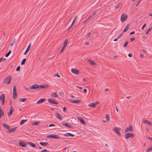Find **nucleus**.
<instances>
[{
	"mask_svg": "<svg viewBox=\"0 0 152 152\" xmlns=\"http://www.w3.org/2000/svg\"><path fill=\"white\" fill-rule=\"evenodd\" d=\"M49 87L48 85H39L38 84H34L29 87V89H36L38 90L44 88H48Z\"/></svg>",
	"mask_w": 152,
	"mask_h": 152,
	"instance_id": "f257e3e1",
	"label": "nucleus"
},
{
	"mask_svg": "<svg viewBox=\"0 0 152 152\" xmlns=\"http://www.w3.org/2000/svg\"><path fill=\"white\" fill-rule=\"evenodd\" d=\"M17 97V92L16 90V87L15 85L13 88V98L14 99H16Z\"/></svg>",
	"mask_w": 152,
	"mask_h": 152,
	"instance_id": "f03ea898",
	"label": "nucleus"
},
{
	"mask_svg": "<svg viewBox=\"0 0 152 152\" xmlns=\"http://www.w3.org/2000/svg\"><path fill=\"white\" fill-rule=\"evenodd\" d=\"M127 15L125 13H122L121 16V20L122 22H123L126 20L127 18Z\"/></svg>",
	"mask_w": 152,
	"mask_h": 152,
	"instance_id": "7ed1b4c3",
	"label": "nucleus"
},
{
	"mask_svg": "<svg viewBox=\"0 0 152 152\" xmlns=\"http://www.w3.org/2000/svg\"><path fill=\"white\" fill-rule=\"evenodd\" d=\"M134 136V135L133 134L128 133H126L125 136V138L126 139H128L130 137H133Z\"/></svg>",
	"mask_w": 152,
	"mask_h": 152,
	"instance_id": "20e7f679",
	"label": "nucleus"
},
{
	"mask_svg": "<svg viewBox=\"0 0 152 152\" xmlns=\"http://www.w3.org/2000/svg\"><path fill=\"white\" fill-rule=\"evenodd\" d=\"M113 130L117 134L118 136H120L121 134L119 132V131L121 130V128L118 127H115L113 129Z\"/></svg>",
	"mask_w": 152,
	"mask_h": 152,
	"instance_id": "39448f33",
	"label": "nucleus"
},
{
	"mask_svg": "<svg viewBox=\"0 0 152 152\" xmlns=\"http://www.w3.org/2000/svg\"><path fill=\"white\" fill-rule=\"evenodd\" d=\"M5 99V96L4 94H1L0 96V101H1L2 105L4 104Z\"/></svg>",
	"mask_w": 152,
	"mask_h": 152,
	"instance_id": "423d86ee",
	"label": "nucleus"
},
{
	"mask_svg": "<svg viewBox=\"0 0 152 152\" xmlns=\"http://www.w3.org/2000/svg\"><path fill=\"white\" fill-rule=\"evenodd\" d=\"M19 144L20 146L26 148V145H27V142H25L23 141H20L19 142Z\"/></svg>",
	"mask_w": 152,
	"mask_h": 152,
	"instance_id": "0eeeda50",
	"label": "nucleus"
},
{
	"mask_svg": "<svg viewBox=\"0 0 152 152\" xmlns=\"http://www.w3.org/2000/svg\"><path fill=\"white\" fill-rule=\"evenodd\" d=\"M48 138H51L54 139H58L60 138V137L58 136V135L56 134H51L48 135L47 136Z\"/></svg>",
	"mask_w": 152,
	"mask_h": 152,
	"instance_id": "6e6552de",
	"label": "nucleus"
},
{
	"mask_svg": "<svg viewBox=\"0 0 152 152\" xmlns=\"http://www.w3.org/2000/svg\"><path fill=\"white\" fill-rule=\"evenodd\" d=\"M48 101L49 102L52 104H58V102L57 101H55L53 99H48Z\"/></svg>",
	"mask_w": 152,
	"mask_h": 152,
	"instance_id": "1a4fd4ad",
	"label": "nucleus"
},
{
	"mask_svg": "<svg viewBox=\"0 0 152 152\" xmlns=\"http://www.w3.org/2000/svg\"><path fill=\"white\" fill-rule=\"evenodd\" d=\"M98 12V11L97 10H96L94 12L91 13V15L88 17V19H89L93 17L94 15L97 13Z\"/></svg>",
	"mask_w": 152,
	"mask_h": 152,
	"instance_id": "9d476101",
	"label": "nucleus"
},
{
	"mask_svg": "<svg viewBox=\"0 0 152 152\" xmlns=\"http://www.w3.org/2000/svg\"><path fill=\"white\" fill-rule=\"evenodd\" d=\"M133 130V129L132 126L131 125H130L129 127H127L125 129V132L126 133L128 131H131Z\"/></svg>",
	"mask_w": 152,
	"mask_h": 152,
	"instance_id": "9b49d317",
	"label": "nucleus"
},
{
	"mask_svg": "<svg viewBox=\"0 0 152 152\" xmlns=\"http://www.w3.org/2000/svg\"><path fill=\"white\" fill-rule=\"evenodd\" d=\"M143 123L147 124L150 126H152V123L144 119L143 121Z\"/></svg>",
	"mask_w": 152,
	"mask_h": 152,
	"instance_id": "f8f14e48",
	"label": "nucleus"
},
{
	"mask_svg": "<svg viewBox=\"0 0 152 152\" xmlns=\"http://www.w3.org/2000/svg\"><path fill=\"white\" fill-rule=\"evenodd\" d=\"M14 110V109L13 108L12 106H11L10 107V112L8 114L9 116H10L11 115Z\"/></svg>",
	"mask_w": 152,
	"mask_h": 152,
	"instance_id": "ddd939ff",
	"label": "nucleus"
},
{
	"mask_svg": "<svg viewBox=\"0 0 152 152\" xmlns=\"http://www.w3.org/2000/svg\"><path fill=\"white\" fill-rule=\"evenodd\" d=\"M69 101L70 102L73 103H79L81 102V101L80 100H72L71 99H69Z\"/></svg>",
	"mask_w": 152,
	"mask_h": 152,
	"instance_id": "4468645a",
	"label": "nucleus"
},
{
	"mask_svg": "<svg viewBox=\"0 0 152 152\" xmlns=\"http://www.w3.org/2000/svg\"><path fill=\"white\" fill-rule=\"evenodd\" d=\"M63 124L64 125L66 126V127H69V128H73V127L72 126L70 125L68 123L63 122Z\"/></svg>",
	"mask_w": 152,
	"mask_h": 152,
	"instance_id": "2eb2a0df",
	"label": "nucleus"
},
{
	"mask_svg": "<svg viewBox=\"0 0 152 152\" xmlns=\"http://www.w3.org/2000/svg\"><path fill=\"white\" fill-rule=\"evenodd\" d=\"M31 43H30L29 44V45H28V47H27V48L26 51L24 52V55H25L27 53H28V51L29 50L30 48L31 47Z\"/></svg>",
	"mask_w": 152,
	"mask_h": 152,
	"instance_id": "dca6fc26",
	"label": "nucleus"
},
{
	"mask_svg": "<svg viewBox=\"0 0 152 152\" xmlns=\"http://www.w3.org/2000/svg\"><path fill=\"white\" fill-rule=\"evenodd\" d=\"M71 71L72 73L75 74H78L79 73L78 71L76 69H72Z\"/></svg>",
	"mask_w": 152,
	"mask_h": 152,
	"instance_id": "f3484780",
	"label": "nucleus"
},
{
	"mask_svg": "<svg viewBox=\"0 0 152 152\" xmlns=\"http://www.w3.org/2000/svg\"><path fill=\"white\" fill-rule=\"evenodd\" d=\"M56 116L59 120H62V119L61 115L58 113L57 112L56 113Z\"/></svg>",
	"mask_w": 152,
	"mask_h": 152,
	"instance_id": "a211bd4d",
	"label": "nucleus"
},
{
	"mask_svg": "<svg viewBox=\"0 0 152 152\" xmlns=\"http://www.w3.org/2000/svg\"><path fill=\"white\" fill-rule=\"evenodd\" d=\"M11 78L12 77L11 76H8L7 77V81L6 83L7 84H9L10 83L11 81Z\"/></svg>",
	"mask_w": 152,
	"mask_h": 152,
	"instance_id": "6ab92c4d",
	"label": "nucleus"
},
{
	"mask_svg": "<svg viewBox=\"0 0 152 152\" xmlns=\"http://www.w3.org/2000/svg\"><path fill=\"white\" fill-rule=\"evenodd\" d=\"M46 99L45 98L41 99L38 101L37 103V104H40L43 103L45 100Z\"/></svg>",
	"mask_w": 152,
	"mask_h": 152,
	"instance_id": "aec40b11",
	"label": "nucleus"
},
{
	"mask_svg": "<svg viewBox=\"0 0 152 152\" xmlns=\"http://www.w3.org/2000/svg\"><path fill=\"white\" fill-rule=\"evenodd\" d=\"M64 135L65 136L68 137L69 136H71L72 137H74L75 136V135L73 134H72L70 133H67L65 134H64Z\"/></svg>",
	"mask_w": 152,
	"mask_h": 152,
	"instance_id": "412c9836",
	"label": "nucleus"
},
{
	"mask_svg": "<svg viewBox=\"0 0 152 152\" xmlns=\"http://www.w3.org/2000/svg\"><path fill=\"white\" fill-rule=\"evenodd\" d=\"M27 145H29L31 147H32L34 148H35L36 145L34 143H32L31 142H27Z\"/></svg>",
	"mask_w": 152,
	"mask_h": 152,
	"instance_id": "4be33fe9",
	"label": "nucleus"
},
{
	"mask_svg": "<svg viewBox=\"0 0 152 152\" xmlns=\"http://www.w3.org/2000/svg\"><path fill=\"white\" fill-rule=\"evenodd\" d=\"M4 111L2 110L1 107H0V119L2 116H4Z\"/></svg>",
	"mask_w": 152,
	"mask_h": 152,
	"instance_id": "5701e85b",
	"label": "nucleus"
},
{
	"mask_svg": "<svg viewBox=\"0 0 152 152\" xmlns=\"http://www.w3.org/2000/svg\"><path fill=\"white\" fill-rule=\"evenodd\" d=\"M68 42V40L67 39H65L64 42L63 43V47L66 48V47Z\"/></svg>",
	"mask_w": 152,
	"mask_h": 152,
	"instance_id": "b1692460",
	"label": "nucleus"
},
{
	"mask_svg": "<svg viewBox=\"0 0 152 152\" xmlns=\"http://www.w3.org/2000/svg\"><path fill=\"white\" fill-rule=\"evenodd\" d=\"M39 144L42 146H45L48 145V142H39Z\"/></svg>",
	"mask_w": 152,
	"mask_h": 152,
	"instance_id": "393cba45",
	"label": "nucleus"
},
{
	"mask_svg": "<svg viewBox=\"0 0 152 152\" xmlns=\"http://www.w3.org/2000/svg\"><path fill=\"white\" fill-rule=\"evenodd\" d=\"M51 96H52L55 97H58V95L55 92L52 93L51 94Z\"/></svg>",
	"mask_w": 152,
	"mask_h": 152,
	"instance_id": "a878e982",
	"label": "nucleus"
},
{
	"mask_svg": "<svg viewBox=\"0 0 152 152\" xmlns=\"http://www.w3.org/2000/svg\"><path fill=\"white\" fill-rule=\"evenodd\" d=\"M96 106V104L94 103H92L88 104V106L92 107H95Z\"/></svg>",
	"mask_w": 152,
	"mask_h": 152,
	"instance_id": "bb28decb",
	"label": "nucleus"
},
{
	"mask_svg": "<svg viewBox=\"0 0 152 152\" xmlns=\"http://www.w3.org/2000/svg\"><path fill=\"white\" fill-rule=\"evenodd\" d=\"M79 120L83 125H86V124L85 122L84 121V120L81 118H79Z\"/></svg>",
	"mask_w": 152,
	"mask_h": 152,
	"instance_id": "cd10ccee",
	"label": "nucleus"
},
{
	"mask_svg": "<svg viewBox=\"0 0 152 152\" xmlns=\"http://www.w3.org/2000/svg\"><path fill=\"white\" fill-rule=\"evenodd\" d=\"M17 127H15L11 129H10L8 131V132L9 133H11L12 132H14L15 131V130L17 129Z\"/></svg>",
	"mask_w": 152,
	"mask_h": 152,
	"instance_id": "c85d7f7f",
	"label": "nucleus"
},
{
	"mask_svg": "<svg viewBox=\"0 0 152 152\" xmlns=\"http://www.w3.org/2000/svg\"><path fill=\"white\" fill-rule=\"evenodd\" d=\"M88 61L92 65H94L95 64V63L93 61L88 59Z\"/></svg>",
	"mask_w": 152,
	"mask_h": 152,
	"instance_id": "c756f323",
	"label": "nucleus"
},
{
	"mask_svg": "<svg viewBox=\"0 0 152 152\" xmlns=\"http://www.w3.org/2000/svg\"><path fill=\"white\" fill-rule=\"evenodd\" d=\"M3 126L4 128H6L8 129H10V126L9 125H8L6 124H3Z\"/></svg>",
	"mask_w": 152,
	"mask_h": 152,
	"instance_id": "7c9ffc66",
	"label": "nucleus"
},
{
	"mask_svg": "<svg viewBox=\"0 0 152 152\" xmlns=\"http://www.w3.org/2000/svg\"><path fill=\"white\" fill-rule=\"evenodd\" d=\"M27 121V120H23L21 121L20 122V124L21 125H22L25 122H26Z\"/></svg>",
	"mask_w": 152,
	"mask_h": 152,
	"instance_id": "2f4dec72",
	"label": "nucleus"
},
{
	"mask_svg": "<svg viewBox=\"0 0 152 152\" xmlns=\"http://www.w3.org/2000/svg\"><path fill=\"white\" fill-rule=\"evenodd\" d=\"M129 24L127 25L126 27V28H125L124 29L123 31V33L125 32L126 31H127V30L128 29V28H129Z\"/></svg>",
	"mask_w": 152,
	"mask_h": 152,
	"instance_id": "473e14b6",
	"label": "nucleus"
},
{
	"mask_svg": "<svg viewBox=\"0 0 152 152\" xmlns=\"http://www.w3.org/2000/svg\"><path fill=\"white\" fill-rule=\"evenodd\" d=\"M105 118H106V122H108L110 120V117L107 114L106 115Z\"/></svg>",
	"mask_w": 152,
	"mask_h": 152,
	"instance_id": "72a5a7b5",
	"label": "nucleus"
},
{
	"mask_svg": "<svg viewBox=\"0 0 152 152\" xmlns=\"http://www.w3.org/2000/svg\"><path fill=\"white\" fill-rule=\"evenodd\" d=\"M26 60V58H23L21 62V65L24 64Z\"/></svg>",
	"mask_w": 152,
	"mask_h": 152,
	"instance_id": "f704fd0d",
	"label": "nucleus"
},
{
	"mask_svg": "<svg viewBox=\"0 0 152 152\" xmlns=\"http://www.w3.org/2000/svg\"><path fill=\"white\" fill-rule=\"evenodd\" d=\"M26 99V98H20V99L19 100L20 102H25Z\"/></svg>",
	"mask_w": 152,
	"mask_h": 152,
	"instance_id": "c9c22d12",
	"label": "nucleus"
},
{
	"mask_svg": "<svg viewBox=\"0 0 152 152\" xmlns=\"http://www.w3.org/2000/svg\"><path fill=\"white\" fill-rule=\"evenodd\" d=\"M11 51L10 50L5 55V56L6 57H7L9 56L10 55V54L11 53Z\"/></svg>",
	"mask_w": 152,
	"mask_h": 152,
	"instance_id": "e433bc0d",
	"label": "nucleus"
},
{
	"mask_svg": "<svg viewBox=\"0 0 152 152\" xmlns=\"http://www.w3.org/2000/svg\"><path fill=\"white\" fill-rule=\"evenodd\" d=\"M39 124V122H37L36 121L32 123V124L33 125H37V126Z\"/></svg>",
	"mask_w": 152,
	"mask_h": 152,
	"instance_id": "4c0bfd02",
	"label": "nucleus"
},
{
	"mask_svg": "<svg viewBox=\"0 0 152 152\" xmlns=\"http://www.w3.org/2000/svg\"><path fill=\"white\" fill-rule=\"evenodd\" d=\"M128 41H126L124 45V47H126L127 46L128 44Z\"/></svg>",
	"mask_w": 152,
	"mask_h": 152,
	"instance_id": "58836bf2",
	"label": "nucleus"
},
{
	"mask_svg": "<svg viewBox=\"0 0 152 152\" xmlns=\"http://www.w3.org/2000/svg\"><path fill=\"white\" fill-rule=\"evenodd\" d=\"M152 151V146L148 148L147 150V151L148 152L150 151Z\"/></svg>",
	"mask_w": 152,
	"mask_h": 152,
	"instance_id": "ea45409f",
	"label": "nucleus"
},
{
	"mask_svg": "<svg viewBox=\"0 0 152 152\" xmlns=\"http://www.w3.org/2000/svg\"><path fill=\"white\" fill-rule=\"evenodd\" d=\"M151 30V28H149L148 29L147 31L146 32V34H148L149 33V31H150Z\"/></svg>",
	"mask_w": 152,
	"mask_h": 152,
	"instance_id": "a19ab883",
	"label": "nucleus"
},
{
	"mask_svg": "<svg viewBox=\"0 0 152 152\" xmlns=\"http://www.w3.org/2000/svg\"><path fill=\"white\" fill-rule=\"evenodd\" d=\"M49 151V150H47L45 149L42 150L40 152H48Z\"/></svg>",
	"mask_w": 152,
	"mask_h": 152,
	"instance_id": "79ce46f5",
	"label": "nucleus"
},
{
	"mask_svg": "<svg viewBox=\"0 0 152 152\" xmlns=\"http://www.w3.org/2000/svg\"><path fill=\"white\" fill-rule=\"evenodd\" d=\"M20 66H18L17 67V68L16 69V71H20Z\"/></svg>",
	"mask_w": 152,
	"mask_h": 152,
	"instance_id": "37998d69",
	"label": "nucleus"
},
{
	"mask_svg": "<svg viewBox=\"0 0 152 152\" xmlns=\"http://www.w3.org/2000/svg\"><path fill=\"white\" fill-rule=\"evenodd\" d=\"M123 32L118 37V39H119L122 36V34H123Z\"/></svg>",
	"mask_w": 152,
	"mask_h": 152,
	"instance_id": "c03bdc74",
	"label": "nucleus"
},
{
	"mask_svg": "<svg viewBox=\"0 0 152 152\" xmlns=\"http://www.w3.org/2000/svg\"><path fill=\"white\" fill-rule=\"evenodd\" d=\"M91 34V32H89L88 34H87V37L88 38L90 37Z\"/></svg>",
	"mask_w": 152,
	"mask_h": 152,
	"instance_id": "a18cd8bd",
	"label": "nucleus"
},
{
	"mask_svg": "<svg viewBox=\"0 0 152 152\" xmlns=\"http://www.w3.org/2000/svg\"><path fill=\"white\" fill-rule=\"evenodd\" d=\"M65 48L62 47V49L60 52V53H62L63 51L65 50Z\"/></svg>",
	"mask_w": 152,
	"mask_h": 152,
	"instance_id": "49530a36",
	"label": "nucleus"
},
{
	"mask_svg": "<svg viewBox=\"0 0 152 152\" xmlns=\"http://www.w3.org/2000/svg\"><path fill=\"white\" fill-rule=\"evenodd\" d=\"M135 39V38L134 37H132V38H131V39H130V42H132V41H133Z\"/></svg>",
	"mask_w": 152,
	"mask_h": 152,
	"instance_id": "de8ad7c7",
	"label": "nucleus"
},
{
	"mask_svg": "<svg viewBox=\"0 0 152 152\" xmlns=\"http://www.w3.org/2000/svg\"><path fill=\"white\" fill-rule=\"evenodd\" d=\"M146 25V23H145L143 25L142 28H141V29L143 30L144 28L145 27Z\"/></svg>",
	"mask_w": 152,
	"mask_h": 152,
	"instance_id": "09e8293b",
	"label": "nucleus"
},
{
	"mask_svg": "<svg viewBox=\"0 0 152 152\" xmlns=\"http://www.w3.org/2000/svg\"><path fill=\"white\" fill-rule=\"evenodd\" d=\"M15 42V41L14 40H13L12 42L11 43V44H10V46L11 47H12L13 44Z\"/></svg>",
	"mask_w": 152,
	"mask_h": 152,
	"instance_id": "8fccbe9b",
	"label": "nucleus"
},
{
	"mask_svg": "<svg viewBox=\"0 0 152 152\" xmlns=\"http://www.w3.org/2000/svg\"><path fill=\"white\" fill-rule=\"evenodd\" d=\"M135 33V32L134 31H132L131 32L130 34H129V35H132V34H134Z\"/></svg>",
	"mask_w": 152,
	"mask_h": 152,
	"instance_id": "3c124183",
	"label": "nucleus"
},
{
	"mask_svg": "<svg viewBox=\"0 0 152 152\" xmlns=\"http://www.w3.org/2000/svg\"><path fill=\"white\" fill-rule=\"evenodd\" d=\"M140 0L139 1H138V2H137V4H136V6H138V4L140 3Z\"/></svg>",
	"mask_w": 152,
	"mask_h": 152,
	"instance_id": "603ef678",
	"label": "nucleus"
},
{
	"mask_svg": "<svg viewBox=\"0 0 152 152\" xmlns=\"http://www.w3.org/2000/svg\"><path fill=\"white\" fill-rule=\"evenodd\" d=\"M83 91L85 93H86L87 92V90L86 89H83Z\"/></svg>",
	"mask_w": 152,
	"mask_h": 152,
	"instance_id": "864d4df0",
	"label": "nucleus"
},
{
	"mask_svg": "<svg viewBox=\"0 0 152 152\" xmlns=\"http://www.w3.org/2000/svg\"><path fill=\"white\" fill-rule=\"evenodd\" d=\"M55 126V125L53 124H50L49 125V127H50V126Z\"/></svg>",
	"mask_w": 152,
	"mask_h": 152,
	"instance_id": "5fc2aeb1",
	"label": "nucleus"
},
{
	"mask_svg": "<svg viewBox=\"0 0 152 152\" xmlns=\"http://www.w3.org/2000/svg\"><path fill=\"white\" fill-rule=\"evenodd\" d=\"M55 76H57L58 77H60V76L58 74H56L55 75Z\"/></svg>",
	"mask_w": 152,
	"mask_h": 152,
	"instance_id": "6e6d98bb",
	"label": "nucleus"
},
{
	"mask_svg": "<svg viewBox=\"0 0 152 152\" xmlns=\"http://www.w3.org/2000/svg\"><path fill=\"white\" fill-rule=\"evenodd\" d=\"M66 107H63V110H64V111H66Z\"/></svg>",
	"mask_w": 152,
	"mask_h": 152,
	"instance_id": "4d7b16f0",
	"label": "nucleus"
},
{
	"mask_svg": "<svg viewBox=\"0 0 152 152\" xmlns=\"http://www.w3.org/2000/svg\"><path fill=\"white\" fill-rule=\"evenodd\" d=\"M128 56L130 57H131L132 56V53H129L128 54Z\"/></svg>",
	"mask_w": 152,
	"mask_h": 152,
	"instance_id": "13d9d810",
	"label": "nucleus"
},
{
	"mask_svg": "<svg viewBox=\"0 0 152 152\" xmlns=\"http://www.w3.org/2000/svg\"><path fill=\"white\" fill-rule=\"evenodd\" d=\"M77 88H79L80 89H83V88L80 87V86H77Z\"/></svg>",
	"mask_w": 152,
	"mask_h": 152,
	"instance_id": "bf43d9fd",
	"label": "nucleus"
},
{
	"mask_svg": "<svg viewBox=\"0 0 152 152\" xmlns=\"http://www.w3.org/2000/svg\"><path fill=\"white\" fill-rule=\"evenodd\" d=\"M72 26H71V25L69 26V28H68V29H67V30H69L70 28H71V27H72Z\"/></svg>",
	"mask_w": 152,
	"mask_h": 152,
	"instance_id": "052dcab7",
	"label": "nucleus"
},
{
	"mask_svg": "<svg viewBox=\"0 0 152 152\" xmlns=\"http://www.w3.org/2000/svg\"><path fill=\"white\" fill-rule=\"evenodd\" d=\"M120 4H120V3H119V4H118V6L116 7V8H117V9H118V8H119V6H120Z\"/></svg>",
	"mask_w": 152,
	"mask_h": 152,
	"instance_id": "680f3d73",
	"label": "nucleus"
},
{
	"mask_svg": "<svg viewBox=\"0 0 152 152\" xmlns=\"http://www.w3.org/2000/svg\"><path fill=\"white\" fill-rule=\"evenodd\" d=\"M85 44L86 45H89V43L88 42H86Z\"/></svg>",
	"mask_w": 152,
	"mask_h": 152,
	"instance_id": "e2e57ef3",
	"label": "nucleus"
},
{
	"mask_svg": "<svg viewBox=\"0 0 152 152\" xmlns=\"http://www.w3.org/2000/svg\"><path fill=\"white\" fill-rule=\"evenodd\" d=\"M2 61H5L6 60V58H2Z\"/></svg>",
	"mask_w": 152,
	"mask_h": 152,
	"instance_id": "0e129e2a",
	"label": "nucleus"
},
{
	"mask_svg": "<svg viewBox=\"0 0 152 152\" xmlns=\"http://www.w3.org/2000/svg\"><path fill=\"white\" fill-rule=\"evenodd\" d=\"M118 37L117 38L115 39L114 40V41H117L118 40Z\"/></svg>",
	"mask_w": 152,
	"mask_h": 152,
	"instance_id": "69168bd1",
	"label": "nucleus"
},
{
	"mask_svg": "<svg viewBox=\"0 0 152 152\" xmlns=\"http://www.w3.org/2000/svg\"><path fill=\"white\" fill-rule=\"evenodd\" d=\"M88 20V18H87V19H86V20L84 21V23H86L87 22V21Z\"/></svg>",
	"mask_w": 152,
	"mask_h": 152,
	"instance_id": "338daca9",
	"label": "nucleus"
},
{
	"mask_svg": "<svg viewBox=\"0 0 152 152\" xmlns=\"http://www.w3.org/2000/svg\"><path fill=\"white\" fill-rule=\"evenodd\" d=\"M148 137V140H152V138H151V137Z\"/></svg>",
	"mask_w": 152,
	"mask_h": 152,
	"instance_id": "774afa93",
	"label": "nucleus"
}]
</instances>
